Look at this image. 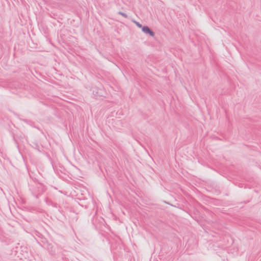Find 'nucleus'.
Wrapping results in <instances>:
<instances>
[{"instance_id": "1", "label": "nucleus", "mask_w": 261, "mask_h": 261, "mask_svg": "<svg viewBox=\"0 0 261 261\" xmlns=\"http://www.w3.org/2000/svg\"><path fill=\"white\" fill-rule=\"evenodd\" d=\"M29 187L32 195L36 198H38L44 191V186L39 182L33 181L32 184L29 185Z\"/></svg>"}, {"instance_id": "2", "label": "nucleus", "mask_w": 261, "mask_h": 261, "mask_svg": "<svg viewBox=\"0 0 261 261\" xmlns=\"http://www.w3.org/2000/svg\"><path fill=\"white\" fill-rule=\"evenodd\" d=\"M142 31L145 34L149 35L151 37H154L155 35V33H154V32L152 30H151V29L147 25L143 26L142 27Z\"/></svg>"}, {"instance_id": "3", "label": "nucleus", "mask_w": 261, "mask_h": 261, "mask_svg": "<svg viewBox=\"0 0 261 261\" xmlns=\"http://www.w3.org/2000/svg\"><path fill=\"white\" fill-rule=\"evenodd\" d=\"M93 92L96 97L102 96V91L101 89L96 88L95 90H93Z\"/></svg>"}, {"instance_id": "4", "label": "nucleus", "mask_w": 261, "mask_h": 261, "mask_svg": "<svg viewBox=\"0 0 261 261\" xmlns=\"http://www.w3.org/2000/svg\"><path fill=\"white\" fill-rule=\"evenodd\" d=\"M118 14L123 16L124 17H125V18H128V16L125 13H124L123 12H121V11H119L118 12Z\"/></svg>"}, {"instance_id": "5", "label": "nucleus", "mask_w": 261, "mask_h": 261, "mask_svg": "<svg viewBox=\"0 0 261 261\" xmlns=\"http://www.w3.org/2000/svg\"><path fill=\"white\" fill-rule=\"evenodd\" d=\"M134 22L136 23V25H137L138 28H142V27H143V26H142V25L141 23H140L139 22H137V21H134Z\"/></svg>"}, {"instance_id": "6", "label": "nucleus", "mask_w": 261, "mask_h": 261, "mask_svg": "<svg viewBox=\"0 0 261 261\" xmlns=\"http://www.w3.org/2000/svg\"><path fill=\"white\" fill-rule=\"evenodd\" d=\"M36 235L39 237H41L42 236V235L38 231L36 232Z\"/></svg>"}, {"instance_id": "7", "label": "nucleus", "mask_w": 261, "mask_h": 261, "mask_svg": "<svg viewBox=\"0 0 261 261\" xmlns=\"http://www.w3.org/2000/svg\"><path fill=\"white\" fill-rule=\"evenodd\" d=\"M13 139H14V141H15V142L17 144V142L14 137H13Z\"/></svg>"}]
</instances>
